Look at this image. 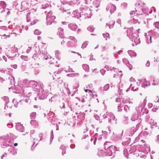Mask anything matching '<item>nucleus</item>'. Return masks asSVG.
<instances>
[{"label":"nucleus","instance_id":"obj_43","mask_svg":"<svg viewBox=\"0 0 159 159\" xmlns=\"http://www.w3.org/2000/svg\"><path fill=\"white\" fill-rule=\"evenodd\" d=\"M0 6L3 9L5 8L6 7V4L5 2L4 1H0Z\"/></svg>","mask_w":159,"mask_h":159},{"label":"nucleus","instance_id":"obj_16","mask_svg":"<svg viewBox=\"0 0 159 159\" xmlns=\"http://www.w3.org/2000/svg\"><path fill=\"white\" fill-rule=\"evenodd\" d=\"M150 83L153 86L157 85L158 84L157 81H156L154 78L153 77H150L149 80Z\"/></svg>","mask_w":159,"mask_h":159},{"label":"nucleus","instance_id":"obj_27","mask_svg":"<svg viewBox=\"0 0 159 159\" xmlns=\"http://www.w3.org/2000/svg\"><path fill=\"white\" fill-rule=\"evenodd\" d=\"M21 5L22 7L21 10H24L25 9L28 8V7L26 6V1H23L21 3Z\"/></svg>","mask_w":159,"mask_h":159},{"label":"nucleus","instance_id":"obj_48","mask_svg":"<svg viewBox=\"0 0 159 159\" xmlns=\"http://www.w3.org/2000/svg\"><path fill=\"white\" fill-rule=\"evenodd\" d=\"M109 84H106L103 87L104 90L106 91L107 90L109 89Z\"/></svg>","mask_w":159,"mask_h":159},{"label":"nucleus","instance_id":"obj_44","mask_svg":"<svg viewBox=\"0 0 159 159\" xmlns=\"http://www.w3.org/2000/svg\"><path fill=\"white\" fill-rule=\"evenodd\" d=\"M88 41H87L84 42L82 45L81 48L84 49V48H86V47L88 45Z\"/></svg>","mask_w":159,"mask_h":159},{"label":"nucleus","instance_id":"obj_31","mask_svg":"<svg viewBox=\"0 0 159 159\" xmlns=\"http://www.w3.org/2000/svg\"><path fill=\"white\" fill-rule=\"evenodd\" d=\"M105 68L107 69L108 68V69L107 70H114V71L116 72L117 73V71H118V70L116 68H115L114 67H111L110 68L108 67L107 66H105Z\"/></svg>","mask_w":159,"mask_h":159},{"label":"nucleus","instance_id":"obj_50","mask_svg":"<svg viewBox=\"0 0 159 159\" xmlns=\"http://www.w3.org/2000/svg\"><path fill=\"white\" fill-rule=\"evenodd\" d=\"M41 31H40L36 29L34 31V33L35 35H39L41 34Z\"/></svg>","mask_w":159,"mask_h":159},{"label":"nucleus","instance_id":"obj_58","mask_svg":"<svg viewBox=\"0 0 159 159\" xmlns=\"http://www.w3.org/2000/svg\"><path fill=\"white\" fill-rule=\"evenodd\" d=\"M94 116L96 120H99V123H101L102 122V121H100V119H99L100 117H99V116L98 115H94Z\"/></svg>","mask_w":159,"mask_h":159},{"label":"nucleus","instance_id":"obj_12","mask_svg":"<svg viewBox=\"0 0 159 159\" xmlns=\"http://www.w3.org/2000/svg\"><path fill=\"white\" fill-rule=\"evenodd\" d=\"M115 118V116L111 112L109 113L108 118L109 123H111L112 121L114 120Z\"/></svg>","mask_w":159,"mask_h":159},{"label":"nucleus","instance_id":"obj_13","mask_svg":"<svg viewBox=\"0 0 159 159\" xmlns=\"http://www.w3.org/2000/svg\"><path fill=\"white\" fill-rule=\"evenodd\" d=\"M68 26L70 29L73 31H75L78 27L77 25H76L72 23L69 24L68 25Z\"/></svg>","mask_w":159,"mask_h":159},{"label":"nucleus","instance_id":"obj_52","mask_svg":"<svg viewBox=\"0 0 159 159\" xmlns=\"http://www.w3.org/2000/svg\"><path fill=\"white\" fill-rule=\"evenodd\" d=\"M61 109H64L66 107L65 103V102H62L60 104V106Z\"/></svg>","mask_w":159,"mask_h":159},{"label":"nucleus","instance_id":"obj_59","mask_svg":"<svg viewBox=\"0 0 159 159\" xmlns=\"http://www.w3.org/2000/svg\"><path fill=\"white\" fill-rule=\"evenodd\" d=\"M153 24L156 28H159V21L156 22Z\"/></svg>","mask_w":159,"mask_h":159},{"label":"nucleus","instance_id":"obj_39","mask_svg":"<svg viewBox=\"0 0 159 159\" xmlns=\"http://www.w3.org/2000/svg\"><path fill=\"white\" fill-rule=\"evenodd\" d=\"M29 80H24L23 82V86H25V87H28V84H29Z\"/></svg>","mask_w":159,"mask_h":159},{"label":"nucleus","instance_id":"obj_19","mask_svg":"<svg viewBox=\"0 0 159 159\" xmlns=\"http://www.w3.org/2000/svg\"><path fill=\"white\" fill-rule=\"evenodd\" d=\"M76 42L77 40H75V41H73L70 40L68 41L66 44L67 46L68 47H73L75 45Z\"/></svg>","mask_w":159,"mask_h":159},{"label":"nucleus","instance_id":"obj_47","mask_svg":"<svg viewBox=\"0 0 159 159\" xmlns=\"http://www.w3.org/2000/svg\"><path fill=\"white\" fill-rule=\"evenodd\" d=\"M102 34L104 38L106 39V40H107V38H109L110 37L109 34L108 33L103 34Z\"/></svg>","mask_w":159,"mask_h":159},{"label":"nucleus","instance_id":"obj_1","mask_svg":"<svg viewBox=\"0 0 159 159\" xmlns=\"http://www.w3.org/2000/svg\"><path fill=\"white\" fill-rule=\"evenodd\" d=\"M131 120L132 121H136L137 124L136 126V127H132L130 129V132H127L124 136L123 141L122 142V144L124 145L129 143V141L130 140L129 136L133 135L139 127L142 125L141 118H139L138 114H133L131 117Z\"/></svg>","mask_w":159,"mask_h":159},{"label":"nucleus","instance_id":"obj_32","mask_svg":"<svg viewBox=\"0 0 159 159\" xmlns=\"http://www.w3.org/2000/svg\"><path fill=\"white\" fill-rule=\"evenodd\" d=\"M59 9L61 11H62V12L63 13H64L65 12H67V13L68 14H70V12H68L69 11V9H67V8H66L65 7H61Z\"/></svg>","mask_w":159,"mask_h":159},{"label":"nucleus","instance_id":"obj_20","mask_svg":"<svg viewBox=\"0 0 159 159\" xmlns=\"http://www.w3.org/2000/svg\"><path fill=\"white\" fill-rule=\"evenodd\" d=\"M123 61L125 63L126 66L129 68V70H131L132 69L133 66L132 65L129 63L127 59L125 58L123 59Z\"/></svg>","mask_w":159,"mask_h":159},{"label":"nucleus","instance_id":"obj_8","mask_svg":"<svg viewBox=\"0 0 159 159\" xmlns=\"http://www.w3.org/2000/svg\"><path fill=\"white\" fill-rule=\"evenodd\" d=\"M130 132V131H127V132H126L125 135H124V136H125V135L126 134V133H127V132ZM123 130H122L121 132H120V133H119L118 134H116L115 135H114V138H115V139L116 140H119V139H122V140H123L122 142H123V139H124V136H123V138H122V136H123ZM130 139L129 140V143H130ZM129 144V143L128 144H126V145H123V144H122H122L123 145V146H126V145H127L128 144Z\"/></svg>","mask_w":159,"mask_h":159},{"label":"nucleus","instance_id":"obj_5","mask_svg":"<svg viewBox=\"0 0 159 159\" xmlns=\"http://www.w3.org/2000/svg\"><path fill=\"white\" fill-rule=\"evenodd\" d=\"M72 14L73 15L72 17L77 18L78 19L82 20L84 19H85L87 16H86L85 14H84L83 12H80L78 10L76 9L74 10L72 12ZM87 15V14H86Z\"/></svg>","mask_w":159,"mask_h":159},{"label":"nucleus","instance_id":"obj_49","mask_svg":"<svg viewBox=\"0 0 159 159\" xmlns=\"http://www.w3.org/2000/svg\"><path fill=\"white\" fill-rule=\"evenodd\" d=\"M53 130H52V131H51V138H50V144L53 139Z\"/></svg>","mask_w":159,"mask_h":159},{"label":"nucleus","instance_id":"obj_3","mask_svg":"<svg viewBox=\"0 0 159 159\" xmlns=\"http://www.w3.org/2000/svg\"><path fill=\"white\" fill-rule=\"evenodd\" d=\"M44 13L47 15L46 16V25H50L54 21V20L56 17L55 16L52 15V12L50 10L45 11Z\"/></svg>","mask_w":159,"mask_h":159},{"label":"nucleus","instance_id":"obj_41","mask_svg":"<svg viewBox=\"0 0 159 159\" xmlns=\"http://www.w3.org/2000/svg\"><path fill=\"white\" fill-rule=\"evenodd\" d=\"M76 115H77V117L78 119H80L84 117V114L83 113H76Z\"/></svg>","mask_w":159,"mask_h":159},{"label":"nucleus","instance_id":"obj_34","mask_svg":"<svg viewBox=\"0 0 159 159\" xmlns=\"http://www.w3.org/2000/svg\"><path fill=\"white\" fill-rule=\"evenodd\" d=\"M14 5L15 6L16 8L19 10H21L22 8L20 4H19L18 3H17V2H14Z\"/></svg>","mask_w":159,"mask_h":159},{"label":"nucleus","instance_id":"obj_11","mask_svg":"<svg viewBox=\"0 0 159 159\" xmlns=\"http://www.w3.org/2000/svg\"><path fill=\"white\" fill-rule=\"evenodd\" d=\"M106 9L108 11L109 10L111 14L116 9V7L115 5L111 3H110L107 6Z\"/></svg>","mask_w":159,"mask_h":159},{"label":"nucleus","instance_id":"obj_28","mask_svg":"<svg viewBox=\"0 0 159 159\" xmlns=\"http://www.w3.org/2000/svg\"><path fill=\"white\" fill-rule=\"evenodd\" d=\"M100 0H94L93 1V5L96 8L98 7L100 4Z\"/></svg>","mask_w":159,"mask_h":159},{"label":"nucleus","instance_id":"obj_42","mask_svg":"<svg viewBox=\"0 0 159 159\" xmlns=\"http://www.w3.org/2000/svg\"><path fill=\"white\" fill-rule=\"evenodd\" d=\"M129 118L128 117L125 116L124 117L123 122L125 124H127L129 123Z\"/></svg>","mask_w":159,"mask_h":159},{"label":"nucleus","instance_id":"obj_35","mask_svg":"<svg viewBox=\"0 0 159 159\" xmlns=\"http://www.w3.org/2000/svg\"><path fill=\"white\" fill-rule=\"evenodd\" d=\"M60 149L62 150V155L63 156L66 153V147L63 145H62L60 147Z\"/></svg>","mask_w":159,"mask_h":159},{"label":"nucleus","instance_id":"obj_26","mask_svg":"<svg viewBox=\"0 0 159 159\" xmlns=\"http://www.w3.org/2000/svg\"><path fill=\"white\" fill-rule=\"evenodd\" d=\"M115 23V22L114 21H111L108 24V23H107L106 27H109L110 29L112 28L113 27Z\"/></svg>","mask_w":159,"mask_h":159},{"label":"nucleus","instance_id":"obj_7","mask_svg":"<svg viewBox=\"0 0 159 159\" xmlns=\"http://www.w3.org/2000/svg\"><path fill=\"white\" fill-rule=\"evenodd\" d=\"M18 52V49L17 48L15 47H12L11 49V53L10 54V56H7L9 59L10 58H11V60H13V58L16 55L17 53Z\"/></svg>","mask_w":159,"mask_h":159},{"label":"nucleus","instance_id":"obj_46","mask_svg":"<svg viewBox=\"0 0 159 159\" xmlns=\"http://www.w3.org/2000/svg\"><path fill=\"white\" fill-rule=\"evenodd\" d=\"M36 115L35 112H33L31 113L30 115V118L31 119H34L35 118Z\"/></svg>","mask_w":159,"mask_h":159},{"label":"nucleus","instance_id":"obj_37","mask_svg":"<svg viewBox=\"0 0 159 159\" xmlns=\"http://www.w3.org/2000/svg\"><path fill=\"white\" fill-rule=\"evenodd\" d=\"M128 52L129 56L131 57H135L136 55V53L133 51L129 50L128 51Z\"/></svg>","mask_w":159,"mask_h":159},{"label":"nucleus","instance_id":"obj_45","mask_svg":"<svg viewBox=\"0 0 159 159\" xmlns=\"http://www.w3.org/2000/svg\"><path fill=\"white\" fill-rule=\"evenodd\" d=\"M35 81H29V84H28V87H31L33 86L34 84Z\"/></svg>","mask_w":159,"mask_h":159},{"label":"nucleus","instance_id":"obj_30","mask_svg":"<svg viewBox=\"0 0 159 159\" xmlns=\"http://www.w3.org/2000/svg\"><path fill=\"white\" fill-rule=\"evenodd\" d=\"M30 124L34 127H37L38 126V122L35 120H32L30 122Z\"/></svg>","mask_w":159,"mask_h":159},{"label":"nucleus","instance_id":"obj_53","mask_svg":"<svg viewBox=\"0 0 159 159\" xmlns=\"http://www.w3.org/2000/svg\"><path fill=\"white\" fill-rule=\"evenodd\" d=\"M55 55L56 58L58 59H59V55L60 54V52L59 51H56L55 52Z\"/></svg>","mask_w":159,"mask_h":159},{"label":"nucleus","instance_id":"obj_22","mask_svg":"<svg viewBox=\"0 0 159 159\" xmlns=\"http://www.w3.org/2000/svg\"><path fill=\"white\" fill-rule=\"evenodd\" d=\"M2 99L5 102V107H4V109L6 110V107L7 108H8V106L7 105V104L9 102V98L5 96L3 97Z\"/></svg>","mask_w":159,"mask_h":159},{"label":"nucleus","instance_id":"obj_55","mask_svg":"<svg viewBox=\"0 0 159 159\" xmlns=\"http://www.w3.org/2000/svg\"><path fill=\"white\" fill-rule=\"evenodd\" d=\"M42 8L43 9H45L47 8H49V4H46L44 5H42Z\"/></svg>","mask_w":159,"mask_h":159},{"label":"nucleus","instance_id":"obj_4","mask_svg":"<svg viewBox=\"0 0 159 159\" xmlns=\"http://www.w3.org/2000/svg\"><path fill=\"white\" fill-rule=\"evenodd\" d=\"M127 35L132 41L134 42L136 45L140 43L139 38H138V35L136 33H133V31L129 32L128 31Z\"/></svg>","mask_w":159,"mask_h":159},{"label":"nucleus","instance_id":"obj_38","mask_svg":"<svg viewBox=\"0 0 159 159\" xmlns=\"http://www.w3.org/2000/svg\"><path fill=\"white\" fill-rule=\"evenodd\" d=\"M14 147H12L9 149L8 150V151L9 152H11L12 155H15L16 153V152L14 149Z\"/></svg>","mask_w":159,"mask_h":159},{"label":"nucleus","instance_id":"obj_62","mask_svg":"<svg viewBox=\"0 0 159 159\" xmlns=\"http://www.w3.org/2000/svg\"><path fill=\"white\" fill-rule=\"evenodd\" d=\"M124 109L126 111V112H127L128 111H129V110L128 106L126 105H125V106H124Z\"/></svg>","mask_w":159,"mask_h":159},{"label":"nucleus","instance_id":"obj_25","mask_svg":"<svg viewBox=\"0 0 159 159\" xmlns=\"http://www.w3.org/2000/svg\"><path fill=\"white\" fill-rule=\"evenodd\" d=\"M128 147H129L128 148V149L129 148V152L131 153L136 151V148L135 146H133L130 147V146H129Z\"/></svg>","mask_w":159,"mask_h":159},{"label":"nucleus","instance_id":"obj_10","mask_svg":"<svg viewBox=\"0 0 159 159\" xmlns=\"http://www.w3.org/2000/svg\"><path fill=\"white\" fill-rule=\"evenodd\" d=\"M142 82L141 86L142 87L145 88V87H148L151 85L150 83L149 80V81L147 80L146 79H143L141 80Z\"/></svg>","mask_w":159,"mask_h":159},{"label":"nucleus","instance_id":"obj_64","mask_svg":"<svg viewBox=\"0 0 159 159\" xmlns=\"http://www.w3.org/2000/svg\"><path fill=\"white\" fill-rule=\"evenodd\" d=\"M156 122H155L153 120L151 119H150V120L149 121L148 123L150 124V126L152 125V124L154 123H155Z\"/></svg>","mask_w":159,"mask_h":159},{"label":"nucleus","instance_id":"obj_61","mask_svg":"<svg viewBox=\"0 0 159 159\" xmlns=\"http://www.w3.org/2000/svg\"><path fill=\"white\" fill-rule=\"evenodd\" d=\"M110 143L107 142H106L104 143V148L106 149L107 147L108 148L109 146Z\"/></svg>","mask_w":159,"mask_h":159},{"label":"nucleus","instance_id":"obj_63","mask_svg":"<svg viewBox=\"0 0 159 159\" xmlns=\"http://www.w3.org/2000/svg\"><path fill=\"white\" fill-rule=\"evenodd\" d=\"M142 12H143L144 14L146 13L148 10V9L147 8H143L142 9Z\"/></svg>","mask_w":159,"mask_h":159},{"label":"nucleus","instance_id":"obj_15","mask_svg":"<svg viewBox=\"0 0 159 159\" xmlns=\"http://www.w3.org/2000/svg\"><path fill=\"white\" fill-rule=\"evenodd\" d=\"M63 33V29L61 28H59L57 34L59 36L60 38H64Z\"/></svg>","mask_w":159,"mask_h":159},{"label":"nucleus","instance_id":"obj_24","mask_svg":"<svg viewBox=\"0 0 159 159\" xmlns=\"http://www.w3.org/2000/svg\"><path fill=\"white\" fill-rule=\"evenodd\" d=\"M145 38L146 40L147 43L149 44L151 43L152 42L151 37L150 35H149V34H146L145 35Z\"/></svg>","mask_w":159,"mask_h":159},{"label":"nucleus","instance_id":"obj_23","mask_svg":"<svg viewBox=\"0 0 159 159\" xmlns=\"http://www.w3.org/2000/svg\"><path fill=\"white\" fill-rule=\"evenodd\" d=\"M128 22L129 24H135L137 23H139V22L137 19H135L133 17L131 18L128 21Z\"/></svg>","mask_w":159,"mask_h":159},{"label":"nucleus","instance_id":"obj_18","mask_svg":"<svg viewBox=\"0 0 159 159\" xmlns=\"http://www.w3.org/2000/svg\"><path fill=\"white\" fill-rule=\"evenodd\" d=\"M148 112V110L144 108L143 107L141 108V110L138 111V113H140V115H142L145 114H147Z\"/></svg>","mask_w":159,"mask_h":159},{"label":"nucleus","instance_id":"obj_14","mask_svg":"<svg viewBox=\"0 0 159 159\" xmlns=\"http://www.w3.org/2000/svg\"><path fill=\"white\" fill-rule=\"evenodd\" d=\"M16 128L17 130L21 132H23L24 131V128L22 125L20 123H18L16 125Z\"/></svg>","mask_w":159,"mask_h":159},{"label":"nucleus","instance_id":"obj_6","mask_svg":"<svg viewBox=\"0 0 159 159\" xmlns=\"http://www.w3.org/2000/svg\"><path fill=\"white\" fill-rule=\"evenodd\" d=\"M48 93L46 91H45L42 88H41L38 90L37 95L39 99L43 100L47 97Z\"/></svg>","mask_w":159,"mask_h":159},{"label":"nucleus","instance_id":"obj_21","mask_svg":"<svg viewBox=\"0 0 159 159\" xmlns=\"http://www.w3.org/2000/svg\"><path fill=\"white\" fill-rule=\"evenodd\" d=\"M137 10H135V11H132L130 12V14L131 16V18L133 17L134 16H135L137 15H140V14H143V13H137Z\"/></svg>","mask_w":159,"mask_h":159},{"label":"nucleus","instance_id":"obj_36","mask_svg":"<svg viewBox=\"0 0 159 159\" xmlns=\"http://www.w3.org/2000/svg\"><path fill=\"white\" fill-rule=\"evenodd\" d=\"M60 149L62 150V155L63 156L66 153V147L63 145H62L60 147Z\"/></svg>","mask_w":159,"mask_h":159},{"label":"nucleus","instance_id":"obj_57","mask_svg":"<svg viewBox=\"0 0 159 159\" xmlns=\"http://www.w3.org/2000/svg\"><path fill=\"white\" fill-rule=\"evenodd\" d=\"M88 30L90 31V32H92L94 31V28L93 27L90 26L87 28Z\"/></svg>","mask_w":159,"mask_h":159},{"label":"nucleus","instance_id":"obj_29","mask_svg":"<svg viewBox=\"0 0 159 159\" xmlns=\"http://www.w3.org/2000/svg\"><path fill=\"white\" fill-rule=\"evenodd\" d=\"M98 155L99 157H102L106 156L105 151L104 152L102 150H99L98 152Z\"/></svg>","mask_w":159,"mask_h":159},{"label":"nucleus","instance_id":"obj_9","mask_svg":"<svg viewBox=\"0 0 159 159\" xmlns=\"http://www.w3.org/2000/svg\"><path fill=\"white\" fill-rule=\"evenodd\" d=\"M29 100V98H27L25 100H20L19 102H17L16 99H13L12 100V102L14 104V106L17 107L18 105H20L21 104H24L25 102L28 103Z\"/></svg>","mask_w":159,"mask_h":159},{"label":"nucleus","instance_id":"obj_60","mask_svg":"<svg viewBox=\"0 0 159 159\" xmlns=\"http://www.w3.org/2000/svg\"><path fill=\"white\" fill-rule=\"evenodd\" d=\"M109 113V112H106V113L103 115L102 116L104 119H105L108 118Z\"/></svg>","mask_w":159,"mask_h":159},{"label":"nucleus","instance_id":"obj_2","mask_svg":"<svg viewBox=\"0 0 159 159\" xmlns=\"http://www.w3.org/2000/svg\"><path fill=\"white\" fill-rule=\"evenodd\" d=\"M117 150V148L116 146H110L107 148V149H105L106 156H111L113 157L115 156V152Z\"/></svg>","mask_w":159,"mask_h":159},{"label":"nucleus","instance_id":"obj_17","mask_svg":"<svg viewBox=\"0 0 159 159\" xmlns=\"http://www.w3.org/2000/svg\"><path fill=\"white\" fill-rule=\"evenodd\" d=\"M8 78V80H10L11 85H12L11 87H12L15 86V78L13 76L10 75Z\"/></svg>","mask_w":159,"mask_h":159},{"label":"nucleus","instance_id":"obj_40","mask_svg":"<svg viewBox=\"0 0 159 159\" xmlns=\"http://www.w3.org/2000/svg\"><path fill=\"white\" fill-rule=\"evenodd\" d=\"M82 67L83 69L85 71H88L89 70V66L88 65L86 64H83L82 65Z\"/></svg>","mask_w":159,"mask_h":159},{"label":"nucleus","instance_id":"obj_33","mask_svg":"<svg viewBox=\"0 0 159 159\" xmlns=\"http://www.w3.org/2000/svg\"><path fill=\"white\" fill-rule=\"evenodd\" d=\"M123 154L124 157L126 158H128L129 153L127 149L125 148L123 150Z\"/></svg>","mask_w":159,"mask_h":159},{"label":"nucleus","instance_id":"obj_54","mask_svg":"<svg viewBox=\"0 0 159 159\" xmlns=\"http://www.w3.org/2000/svg\"><path fill=\"white\" fill-rule=\"evenodd\" d=\"M122 102L123 103H132V102L129 101L127 100L123 99L122 100Z\"/></svg>","mask_w":159,"mask_h":159},{"label":"nucleus","instance_id":"obj_56","mask_svg":"<svg viewBox=\"0 0 159 159\" xmlns=\"http://www.w3.org/2000/svg\"><path fill=\"white\" fill-rule=\"evenodd\" d=\"M39 85H37V83L36 82H35L32 88L34 89H37Z\"/></svg>","mask_w":159,"mask_h":159},{"label":"nucleus","instance_id":"obj_51","mask_svg":"<svg viewBox=\"0 0 159 159\" xmlns=\"http://www.w3.org/2000/svg\"><path fill=\"white\" fill-rule=\"evenodd\" d=\"M157 124L156 122H155V123H154L152 124V125H151L150 126V127L152 129L157 128Z\"/></svg>","mask_w":159,"mask_h":159}]
</instances>
